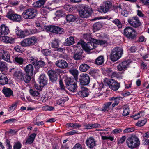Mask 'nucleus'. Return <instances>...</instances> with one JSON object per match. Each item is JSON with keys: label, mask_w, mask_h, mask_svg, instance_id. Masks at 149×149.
Here are the masks:
<instances>
[{"label": "nucleus", "mask_w": 149, "mask_h": 149, "mask_svg": "<svg viewBox=\"0 0 149 149\" xmlns=\"http://www.w3.org/2000/svg\"><path fill=\"white\" fill-rule=\"evenodd\" d=\"M127 145L132 149L138 147L140 144L139 139L135 135H133L129 137L126 141Z\"/></svg>", "instance_id": "obj_1"}, {"label": "nucleus", "mask_w": 149, "mask_h": 149, "mask_svg": "<svg viewBox=\"0 0 149 149\" xmlns=\"http://www.w3.org/2000/svg\"><path fill=\"white\" fill-rule=\"evenodd\" d=\"M123 50L120 47H117L112 51L110 58L113 61H115L120 58L123 54Z\"/></svg>", "instance_id": "obj_2"}, {"label": "nucleus", "mask_w": 149, "mask_h": 149, "mask_svg": "<svg viewBox=\"0 0 149 149\" xmlns=\"http://www.w3.org/2000/svg\"><path fill=\"white\" fill-rule=\"evenodd\" d=\"M37 14V10L33 8H29L25 10L22 13L24 18L26 19L34 18Z\"/></svg>", "instance_id": "obj_3"}, {"label": "nucleus", "mask_w": 149, "mask_h": 149, "mask_svg": "<svg viewBox=\"0 0 149 149\" xmlns=\"http://www.w3.org/2000/svg\"><path fill=\"white\" fill-rule=\"evenodd\" d=\"M65 81L66 87L70 91L72 92L76 91L77 85L74 81L73 79L67 78Z\"/></svg>", "instance_id": "obj_4"}, {"label": "nucleus", "mask_w": 149, "mask_h": 149, "mask_svg": "<svg viewBox=\"0 0 149 149\" xmlns=\"http://www.w3.org/2000/svg\"><path fill=\"white\" fill-rule=\"evenodd\" d=\"M124 33L126 37L132 40L134 39L136 36L135 30L130 27L125 28L124 29Z\"/></svg>", "instance_id": "obj_5"}, {"label": "nucleus", "mask_w": 149, "mask_h": 149, "mask_svg": "<svg viewBox=\"0 0 149 149\" xmlns=\"http://www.w3.org/2000/svg\"><path fill=\"white\" fill-rule=\"evenodd\" d=\"M112 7H114V6L112 5L111 2L107 1L104 3L103 6L100 7L98 11L101 13H105L109 11Z\"/></svg>", "instance_id": "obj_6"}, {"label": "nucleus", "mask_w": 149, "mask_h": 149, "mask_svg": "<svg viewBox=\"0 0 149 149\" xmlns=\"http://www.w3.org/2000/svg\"><path fill=\"white\" fill-rule=\"evenodd\" d=\"M104 81L110 88L114 91L117 90L120 87L119 83L114 79L106 78Z\"/></svg>", "instance_id": "obj_7"}, {"label": "nucleus", "mask_w": 149, "mask_h": 149, "mask_svg": "<svg viewBox=\"0 0 149 149\" xmlns=\"http://www.w3.org/2000/svg\"><path fill=\"white\" fill-rule=\"evenodd\" d=\"M37 39L35 36H32L24 39L20 43L22 47H28L33 45L36 42Z\"/></svg>", "instance_id": "obj_8"}, {"label": "nucleus", "mask_w": 149, "mask_h": 149, "mask_svg": "<svg viewBox=\"0 0 149 149\" xmlns=\"http://www.w3.org/2000/svg\"><path fill=\"white\" fill-rule=\"evenodd\" d=\"M91 9L87 6H84L79 11L80 16L82 18H88L90 16L92 13Z\"/></svg>", "instance_id": "obj_9"}, {"label": "nucleus", "mask_w": 149, "mask_h": 149, "mask_svg": "<svg viewBox=\"0 0 149 149\" xmlns=\"http://www.w3.org/2000/svg\"><path fill=\"white\" fill-rule=\"evenodd\" d=\"M85 43L83 41L79 42L77 44L80 45L83 49L89 52L90 50H92L95 48L96 46H95V43L93 42L90 41L88 42L85 45Z\"/></svg>", "instance_id": "obj_10"}, {"label": "nucleus", "mask_w": 149, "mask_h": 149, "mask_svg": "<svg viewBox=\"0 0 149 149\" xmlns=\"http://www.w3.org/2000/svg\"><path fill=\"white\" fill-rule=\"evenodd\" d=\"M128 22L131 26L135 28H138L141 25L139 18L136 16L130 18L128 19Z\"/></svg>", "instance_id": "obj_11"}, {"label": "nucleus", "mask_w": 149, "mask_h": 149, "mask_svg": "<svg viewBox=\"0 0 149 149\" xmlns=\"http://www.w3.org/2000/svg\"><path fill=\"white\" fill-rule=\"evenodd\" d=\"M97 141L93 136L87 138L85 141V143L87 148L89 149H95L97 146Z\"/></svg>", "instance_id": "obj_12"}, {"label": "nucleus", "mask_w": 149, "mask_h": 149, "mask_svg": "<svg viewBox=\"0 0 149 149\" xmlns=\"http://www.w3.org/2000/svg\"><path fill=\"white\" fill-rule=\"evenodd\" d=\"M6 17L16 22H19L21 20V15L13 13V11L11 10L8 12Z\"/></svg>", "instance_id": "obj_13"}, {"label": "nucleus", "mask_w": 149, "mask_h": 149, "mask_svg": "<svg viewBox=\"0 0 149 149\" xmlns=\"http://www.w3.org/2000/svg\"><path fill=\"white\" fill-rule=\"evenodd\" d=\"M46 29L47 31L56 34H61L64 32L63 29L58 26L50 25L46 27Z\"/></svg>", "instance_id": "obj_14"}, {"label": "nucleus", "mask_w": 149, "mask_h": 149, "mask_svg": "<svg viewBox=\"0 0 149 149\" xmlns=\"http://www.w3.org/2000/svg\"><path fill=\"white\" fill-rule=\"evenodd\" d=\"M90 79L89 75L87 74L83 73L79 77L80 84L82 85H86L89 83Z\"/></svg>", "instance_id": "obj_15"}, {"label": "nucleus", "mask_w": 149, "mask_h": 149, "mask_svg": "<svg viewBox=\"0 0 149 149\" xmlns=\"http://www.w3.org/2000/svg\"><path fill=\"white\" fill-rule=\"evenodd\" d=\"M10 56V53L7 51L3 49L0 50V59H3L8 63H11Z\"/></svg>", "instance_id": "obj_16"}, {"label": "nucleus", "mask_w": 149, "mask_h": 149, "mask_svg": "<svg viewBox=\"0 0 149 149\" xmlns=\"http://www.w3.org/2000/svg\"><path fill=\"white\" fill-rule=\"evenodd\" d=\"M55 65L58 67L62 69L68 68V64L67 62L63 59H59L56 61Z\"/></svg>", "instance_id": "obj_17"}, {"label": "nucleus", "mask_w": 149, "mask_h": 149, "mask_svg": "<svg viewBox=\"0 0 149 149\" xmlns=\"http://www.w3.org/2000/svg\"><path fill=\"white\" fill-rule=\"evenodd\" d=\"M47 73L51 82L53 83L56 82L58 79V75L56 72L54 70H49Z\"/></svg>", "instance_id": "obj_18"}, {"label": "nucleus", "mask_w": 149, "mask_h": 149, "mask_svg": "<svg viewBox=\"0 0 149 149\" xmlns=\"http://www.w3.org/2000/svg\"><path fill=\"white\" fill-rule=\"evenodd\" d=\"M130 64L129 61H125L120 63L117 66L118 70L120 71H124L126 70Z\"/></svg>", "instance_id": "obj_19"}, {"label": "nucleus", "mask_w": 149, "mask_h": 149, "mask_svg": "<svg viewBox=\"0 0 149 149\" xmlns=\"http://www.w3.org/2000/svg\"><path fill=\"white\" fill-rule=\"evenodd\" d=\"M12 58L13 63L16 64L22 65L24 62L23 58L19 55H14L13 56Z\"/></svg>", "instance_id": "obj_20"}, {"label": "nucleus", "mask_w": 149, "mask_h": 149, "mask_svg": "<svg viewBox=\"0 0 149 149\" xmlns=\"http://www.w3.org/2000/svg\"><path fill=\"white\" fill-rule=\"evenodd\" d=\"M123 99V97H111L109 98L110 102L111 103V105L112 108H113L114 107L118 105L120 102V100H122Z\"/></svg>", "instance_id": "obj_21"}, {"label": "nucleus", "mask_w": 149, "mask_h": 149, "mask_svg": "<svg viewBox=\"0 0 149 149\" xmlns=\"http://www.w3.org/2000/svg\"><path fill=\"white\" fill-rule=\"evenodd\" d=\"M25 74L22 70H15V71L13 76L15 79L21 80Z\"/></svg>", "instance_id": "obj_22"}, {"label": "nucleus", "mask_w": 149, "mask_h": 149, "mask_svg": "<svg viewBox=\"0 0 149 149\" xmlns=\"http://www.w3.org/2000/svg\"><path fill=\"white\" fill-rule=\"evenodd\" d=\"M34 68L33 65L29 64L24 68V70L28 74L32 75L33 73Z\"/></svg>", "instance_id": "obj_23"}, {"label": "nucleus", "mask_w": 149, "mask_h": 149, "mask_svg": "<svg viewBox=\"0 0 149 149\" xmlns=\"http://www.w3.org/2000/svg\"><path fill=\"white\" fill-rule=\"evenodd\" d=\"M9 33L8 27L4 24L1 25L0 27V34L2 35H6Z\"/></svg>", "instance_id": "obj_24"}, {"label": "nucleus", "mask_w": 149, "mask_h": 149, "mask_svg": "<svg viewBox=\"0 0 149 149\" xmlns=\"http://www.w3.org/2000/svg\"><path fill=\"white\" fill-rule=\"evenodd\" d=\"M111 103L110 102H107L104 103L101 110L104 112H107L110 109H112Z\"/></svg>", "instance_id": "obj_25"}, {"label": "nucleus", "mask_w": 149, "mask_h": 149, "mask_svg": "<svg viewBox=\"0 0 149 149\" xmlns=\"http://www.w3.org/2000/svg\"><path fill=\"white\" fill-rule=\"evenodd\" d=\"M78 94L80 97H84L88 96L89 93L88 90L87 88H83L80 91L78 92Z\"/></svg>", "instance_id": "obj_26"}, {"label": "nucleus", "mask_w": 149, "mask_h": 149, "mask_svg": "<svg viewBox=\"0 0 149 149\" xmlns=\"http://www.w3.org/2000/svg\"><path fill=\"white\" fill-rule=\"evenodd\" d=\"M8 78L6 75L3 73H0V84L4 85L8 83Z\"/></svg>", "instance_id": "obj_27"}, {"label": "nucleus", "mask_w": 149, "mask_h": 149, "mask_svg": "<svg viewBox=\"0 0 149 149\" xmlns=\"http://www.w3.org/2000/svg\"><path fill=\"white\" fill-rule=\"evenodd\" d=\"M0 39L3 42L6 43H12L14 41L13 38L7 36H2L0 37Z\"/></svg>", "instance_id": "obj_28"}, {"label": "nucleus", "mask_w": 149, "mask_h": 149, "mask_svg": "<svg viewBox=\"0 0 149 149\" xmlns=\"http://www.w3.org/2000/svg\"><path fill=\"white\" fill-rule=\"evenodd\" d=\"M39 81L40 85L43 86L47 83L46 77L44 74L41 75L39 77Z\"/></svg>", "instance_id": "obj_29"}, {"label": "nucleus", "mask_w": 149, "mask_h": 149, "mask_svg": "<svg viewBox=\"0 0 149 149\" xmlns=\"http://www.w3.org/2000/svg\"><path fill=\"white\" fill-rule=\"evenodd\" d=\"M34 65L36 68V70L37 72L38 71L39 68L43 67L45 65V62L41 60L38 61H37L36 62H34Z\"/></svg>", "instance_id": "obj_30"}, {"label": "nucleus", "mask_w": 149, "mask_h": 149, "mask_svg": "<svg viewBox=\"0 0 149 149\" xmlns=\"http://www.w3.org/2000/svg\"><path fill=\"white\" fill-rule=\"evenodd\" d=\"M2 91L5 96L6 97H9L13 95V92L10 88L4 87Z\"/></svg>", "instance_id": "obj_31"}, {"label": "nucleus", "mask_w": 149, "mask_h": 149, "mask_svg": "<svg viewBox=\"0 0 149 149\" xmlns=\"http://www.w3.org/2000/svg\"><path fill=\"white\" fill-rule=\"evenodd\" d=\"M91 39L92 42L95 43V44L104 46L107 45V42L105 40H98L94 38H91Z\"/></svg>", "instance_id": "obj_32"}, {"label": "nucleus", "mask_w": 149, "mask_h": 149, "mask_svg": "<svg viewBox=\"0 0 149 149\" xmlns=\"http://www.w3.org/2000/svg\"><path fill=\"white\" fill-rule=\"evenodd\" d=\"M36 135V134L35 133L32 134L26 140L25 142L26 144H32L33 142Z\"/></svg>", "instance_id": "obj_33"}, {"label": "nucleus", "mask_w": 149, "mask_h": 149, "mask_svg": "<svg viewBox=\"0 0 149 149\" xmlns=\"http://www.w3.org/2000/svg\"><path fill=\"white\" fill-rule=\"evenodd\" d=\"M46 1V0H39L34 2L33 6L34 7L40 8L44 5Z\"/></svg>", "instance_id": "obj_34"}, {"label": "nucleus", "mask_w": 149, "mask_h": 149, "mask_svg": "<svg viewBox=\"0 0 149 149\" xmlns=\"http://www.w3.org/2000/svg\"><path fill=\"white\" fill-rule=\"evenodd\" d=\"M74 43V39L73 37L71 36L65 40L64 45L66 46H70Z\"/></svg>", "instance_id": "obj_35"}, {"label": "nucleus", "mask_w": 149, "mask_h": 149, "mask_svg": "<svg viewBox=\"0 0 149 149\" xmlns=\"http://www.w3.org/2000/svg\"><path fill=\"white\" fill-rule=\"evenodd\" d=\"M104 57L103 56L101 55L99 56L96 59L95 63L97 65H100L104 63Z\"/></svg>", "instance_id": "obj_36"}, {"label": "nucleus", "mask_w": 149, "mask_h": 149, "mask_svg": "<svg viewBox=\"0 0 149 149\" xmlns=\"http://www.w3.org/2000/svg\"><path fill=\"white\" fill-rule=\"evenodd\" d=\"M15 32L16 35L19 36L20 38H24L25 35L23 31L17 27L15 29Z\"/></svg>", "instance_id": "obj_37"}, {"label": "nucleus", "mask_w": 149, "mask_h": 149, "mask_svg": "<svg viewBox=\"0 0 149 149\" xmlns=\"http://www.w3.org/2000/svg\"><path fill=\"white\" fill-rule=\"evenodd\" d=\"M90 68V66L87 64L84 63L81 64L79 67V70L82 72H86Z\"/></svg>", "instance_id": "obj_38"}, {"label": "nucleus", "mask_w": 149, "mask_h": 149, "mask_svg": "<svg viewBox=\"0 0 149 149\" xmlns=\"http://www.w3.org/2000/svg\"><path fill=\"white\" fill-rule=\"evenodd\" d=\"M102 27L101 23L97 22L94 24L93 26V29L94 32L100 30Z\"/></svg>", "instance_id": "obj_39"}, {"label": "nucleus", "mask_w": 149, "mask_h": 149, "mask_svg": "<svg viewBox=\"0 0 149 149\" xmlns=\"http://www.w3.org/2000/svg\"><path fill=\"white\" fill-rule=\"evenodd\" d=\"M66 19L67 21L70 22H74L76 18L72 15L68 14L66 16Z\"/></svg>", "instance_id": "obj_40"}, {"label": "nucleus", "mask_w": 149, "mask_h": 149, "mask_svg": "<svg viewBox=\"0 0 149 149\" xmlns=\"http://www.w3.org/2000/svg\"><path fill=\"white\" fill-rule=\"evenodd\" d=\"M59 41L58 39H55L52 40L51 43V47L53 48H57L59 46Z\"/></svg>", "instance_id": "obj_41"}, {"label": "nucleus", "mask_w": 149, "mask_h": 149, "mask_svg": "<svg viewBox=\"0 0 149 149\" xmlns=\"http://www.w3.org/2000/svg\"><path fill=\"white\" fill-rule=\"evenodd\" d=\"M73 58L75 60H80L82 58V52H77L74 54L73 56Z\"/></svg>", "instance_id": "obj_42"}, {"label": "nucleus", "mask_w": 149, "mask_h": 149, "mask_svg": "<svg viewBox=\"0 0 149 149\" xmlns=\"http://www.w3.org/2000/svg\"><path fill=\"white\" fill-rule=\"evenodd\" d=\"M31 95L34 97H40L39 93L38 91H34L32 89H30L29 91Z\"/></svg>", "instance_id": "obj_43"}, {"label": "nucleus", "mask_w": 149, "mask_h": 149, "mask_svg": "<svg viewBox=\"0 0 149 149\" xmlns=\"http://www.w3.org/2000/svg\"><path fill=\"white\" fill-rule=\"evenodd\" d=\"M112 22L113 23L117 26L118 28H121L122 27V25L120 20L117 19H115Z\"/></svg>", "instance_id": "obj_44"}, {"label": "nucleus", "mask_w": 149, "mask_h": 149, "mask_svg": "<svg viewBox=\"0 0 149 149\" xmlns=\"http://www.w3.org/2000/svg\"><path fill=\"white\" fill-rule=\"evenodd\" d=\"M145 115L144 111H141L140 112L138 113L137 114H135L132 116V117L134 119L137 120L140 117L143 116Z\"/></svg>", "instance_id": "obj_45"}, {"label": "nucleus", "mask_w": 149, "mask_h": 149, "mask_svg": "<svg viewBox=\"0 0 149 149\" xmlns=\"http://www.w3.org/2000/svg\"><path fill=\"white\" fill-rule=\"evenodd\" d=\"M67 126L70 127H74V128H79L81 127V125L78 123H69L67 124Z\"/></svg>", "instance_id": "obj_46"}, {"label": "nucleus", "mask_w": 149, "mask_h": 149, "mask_svg": "<svg viewBox=\"0 0 149 149\" xmlns=\"http://www.w3.org/2000/svg\"><path fill=\"white\" fill-rule=\"evenodd\" d=\"M123 115L124 116H126L129 114V108L127 106L124 105L123 106Z\"/></svg>", "instance_id": "obj_47"}, {"label": "nucleus", "mask_w": 149, "mask_h": 149, "mask_svg": "<svg viewBox=\"0 0 149 149\" xmlns=\"http://www.w3.org/2000/svg\"><path fill=\"white\" fill-rule=\"evenodd\" d=\"M31 80V77L30 76L29 74H27L26 75L25 74V75L23 77L22 80H23L26 83H29Z\"/></svg>", "instance_id": "obj_48"}, {"label": "nucleus", "mask_w": 149, "mask_h": 149, "mask_svg": "<svg viewBox=\"0 0 149 149\" xmlns=\"http://www.w3.org/2000/svg\"><path fill=\"white\" fill-rule=\"evenodd\" d=\"M65 15L64 13L62 10H57L55 13L56 17L58 18L64 16Z\"/></svg>", "instance_id": "obj_49"}, {"label": "nucleus", "mask_w": 149, "mask_h": 149, "mask_svg": "<svg viewBox=\"0 0 149 149\" xmlns=\"http://www.w3.org/2000/svg\"><path fill=\"white\" fill-rule=\"evenodd\" d=\"M18 102L17 101H16L14 102L8 109V111L10 112H13L15 109L16 107L17 106Z\"/></svg>", "instance_id": "obj_50"}, {"label": "nucleus", "mask_w": 149, "mask_h": 149, "mask_svg": "<svg viewBox=\"0 0 149 149\" xmlns=\"http://www.w3.org/2000/svg\"><path fill=\"white\" fill-rule=\"evenodd\" d=\"M147 122V119H144L141 121H139L136 124V126L141 127L143 126Z\"/></svg>", "instance_id": "obj_51"}, {"label": "nucleus", "mask_w": 149, "mask_h": 149, "mask_svg": "<svg viewBox=\"0 0 149 149\" xmlns=\"http://www.w3.org/2000/svg\"><path fill=\"white\" fill-rule=\"evenodd\" d=\"M70 73L73 75L74 77L77 76L78 74V70L76 69H72L69 70Z\"/></svg>", "instance_id": "obj_52"}, {"label": "nucleus", "mask_w": 149, "mask_h": 149, "mask_svg": "<svg viewBox=\"0 0 149 149\" xmlns=\"http://www.w3.org/2000/svg\"><path fill=\"white\" fill-rule=\"evenodd\" d=\"M22 147L21 143L18 141L15 143L13 146V149H20Z\"/></svg>", "instance_id": "obj_53"}, {"label": "nucleus", "mask_w": 149, "mask_h": 149, "mask_svg": "<svg viewBox=\"0 0 149 149\" xmlns=\"http://www.w3.org/2000/svg\"><path fill=\"white\" fill-rule=\"evenodd\" d=\"M78 131L75 130H71L69 132L66 133V135L68 136L70 135H72L75 134H79Z\"/></svg>", "instance_id": "obj_54"}, {"label": "nucleus", "mask_w": 149, "mask_h": 149, "mask_svg": "<svg viewBox=\"0 0 149 149\" xmlns=\"http://www.w3.org/2000/svg\"><path fill=\"white\" fill-rule=\"evenodd\" d=\"M42 53L45 56H49L51 54V52L49 49H44L42 51Z\"/></svg>", "instance_id": "obj_55"}, {"label": "nucleus", "mask_w": 149, "mask_h": 149, "mask_svg": "<svg viewBox=\"0 0 149 149\" xmlns=\"http://www.w3.org/2000/svg\"><path fill=\"white\" fill-rule=\"evenodd\" d=\"M72 149H85L82 147V145L79 143H77L73 147Z\"/></svg>", "instance_id": "obj_56"}, {"label": "nucleus", "mask_w": 149, "mask_h": 149, "mask_svg": "<svg viewBox=\"0 0 149 149\" xmlns=\"http://www.w3.org/2000/svg\"><path fill=\"white\" fill-rule=\"evenodd\" d=\"M64 8L66 10L69 12L72 10L73 9L71 5L68 4H66L65 5Z\"/></svg>", "instance_id": "obj_57"}, {"label": "nucleus", "mask_w": 149, "mask_h": 149, "mask_svg": "<svg viewBox=\"0 0 149 149\" xmlns=\"http://www.w3.org/2000/svg\"><path fill=\"white\" fill-rule=\"evenodd\" d=\"M125 139L126 137L125 136H123L120 138V139L118 141L117 144L118 145L123 144L125 141Z\"/></svg>", "instance_id": "obj_58"}, {"label": "nucleus", "mask_w": 149, "mask_h": 149, "mask_svg": "<svg viewBox=\"0 0 149 149\" xmlns=\"http://www.w3.org/2000/svg\"><path fill=\"white\" fill-rule=\"evenodd\" d=\"M134 129L133 127L128 128L124 130V132L125 133H127L132 132L134 131Z\"/></svg>", "instance_id": "obj_59"}, {"label": "nucleus", "mask_w": 149, "mask_h": 149, "mask_svg": "<svg viewBox=\"0 0 149 149\" xmlns=\"http://www.w3.org/2000/svg\"><path fill=\"white\" fill-rule=\"evenodd\" d=\"M106 71L108 76H111L112 74L113 73L111 68H107Z\"/></svg>", "instance_id": "obj_60"}, {"label": "nucleus", "mask_w": 149, "mask_h": 149, "mask_svg": "<svg viewBox=\"0 0 149 149\" xmlns=\"http://www.w3.org/2000/svg\"><path fill=\"white\" fill-rule=\"evenodd\" d=\"M92 129L97 128L101 127V125L98 123H95L94 124L91 123Z\"/></svg>", "instance_id": "obj_61"}, {"label": "nucleus", "mask_w": 149, "mask_h": 149, "mask_svg": "<svg viewBox=\"0 0 149 149\" xmlns=\"http://www.w3.org/2000/svg\"><path fill=\"white\" fill-rule=\"evenodd\" d=\"M84 38L87 40H89L90 41L92 42L91 38H93L90 37V36L89 34H84L83 35Z\"/></svg>", "instance_id": "obj_62"}, {"label": "nucleus", "mask_w": 149, "mask_h": 149, "mask_svg": "<svg viewBox=\"0 0 149 149\" xmlns=\"http://www.w3.org/2000/svg\"><path fill=\"white\" fill-rule=\"evenodd\" d=\"M14 49L15 51L19 52H22V50L19 45H17L14 47Z\"/></svg>", "instance_id": "obj_63"}, {"label": "nucleus", "mask_w": 149, "mask_h": 149, "mask_svg": "<svg viewBox=\"0 0 149 149\" xmlns=\"http://www.w3.org/2000/svg\"><path fill=\"white\" fill-rule=\"evenodd\" d=\"M40 31L36 29H33L30 30V32L32 34H35L39 33Z\"/></svg>", "instance_id": "obj_64"}]
</instances>
